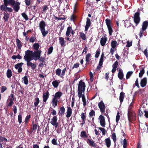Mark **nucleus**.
Masks as SVG:
<instances>
[{"instance_id":"nucleus-1","label":"nucleus","mask_w":148,"mask_h":148,"mask_svg":"<svg viewBox=\"0 0 148 148\" xmlns=\"http://www.w3.org/2000/svg\"><path fill=\"white\" fill-rule=\"evenodd\" d=\"M4 5L0 6V10L5 12H12L13 10L11 8L7 7L8 5H12V7L16 12H17L20 9L21 3L16 2L15 0H3Z\"/></svg>"},{"instance_id":"nucleus-2","label":"nucleus","mask_w":148,"mask_h":148,"mask_svg":"<svg viewBox=\"0 0 148 148\" xmlns=\"http://www.w3.org/2000/svg\"><path fill=\"white\" fill-rule=\"evenodd\" d=\"M85 87V83L82 82V80H80L79 82L78 88V92L77 95L79 99L81 98L80 95L82 94L83 92H84Z\"/></svg>"},{"instance_id":"nucleus-3","label":"nucleus","mask_w":148,"mask_h":148,"mask_svg":"<svg viewBox=\"0 0 148 148\" xmlns=\"http://www.w3.org/2000/svg\"><path fill=\"white\" fill-rule=\"evenodd\" d=\"M32 51L27 50L25 51V55L24 56V59L27 62L33 60Z\"/></svg>"},{"instance_id":"nucleus-4","label":"nucleus","mask_w":148,"mask_h":148,"mask_svg":"<svg viewBox=\"0 0 148 148\" xmlns=\"http://www.w3.org/2000/svg\"><path fill=\"white\" fill-rule=\"evenodd\" d=\"M127 117L129 121L132 122L136 120V115L134 111L129 109L128 110Z\"/></svg>"},{"instance_id":"nucleus-5","label":"nucleus","mask_w":148,"mask_h":148,"mask_svg":"<svg viewBox=\"0 0 148 148\" xmlns=\"http://www.w3.org/2000/svg\"><path fill=\"white\" fill-rule=\"evenodd\" d=\"M140 12H137L135 13L133 17L134 21L136 24V26H137L140 22Z\"/></svg>"},{"instance_id":"nucleus-6","label":"nucleus","mask_w":148,"mask_h":148,"mask_svg":"<svg viewBox=\"0 0 148 148\" xmlns=\"http://www.w3.org/2000/svg\"><path fill=\"white\" fill-rule=\"evenodd\" d=\"M105 22L108 30L109 34L110 36H111L112 35V33L113 32V30L111 25L112 22L109 18H106L105 20Z\"/></svg>"},{"instance_id":"nucleus-7","label":"nucleus","mask_w":148,"mask_h":148,"mask_svg":"<svg viewBox=\"0 0 148 148\" xmlns=\"http://www.w3.org/2000/svg\"><path fill=\"white\" fill-rule=\"evenodd\" d=\"M33 60L35 61L37 60L40 57L42 51L41 50L34 51L33 52L32 51Z\"/></svg>"},{"instance_id":"nucleus-8","label":"nucleus","mask_w":148,"mask_h":148,"mask_svg":"<svg viewBox=\"0 0 148 148\" xmlns=\"http://www.w3.org/2000/svg\"><path fill=\"white\" fill-rule=\"evenodd\" d=\"M98 105L101 112L102 113H104L105 112L106 106L103 101H101L99 103Z\"/></svg>"},{"instance_id":"nucleus-9","label":"nucleus","mask_w":148,"mask_h":148,"mask_svg":"<svg viewBox=\"0 0 148 148\" xmlns=\"http://www.w3.org/2000/svg\"><path fill=\"white\" fill-rule=\"evenodd\" d=\"M50 95L48 91H47L46 92L43 93L42 95L43 98V101L44 103V105L45 104H46V102L49 98Z\"/></svg>"},{"instance_id":"nucleus-10","label":"nucleus","mask_w":148,"mask_h":148,"mask_svg":"<svg viewBox=\"0 0 148 148\" xmlns=\"http://www.w3.org/2000/svg\"><path fill=\"white\" fill-rule=\"evenodd\" d=\"M98 119L100 121L101 125L103 127H104L105 126V121L104 116L102 115H100Z\"/></svg>"},{"instance_id":"nucleus-11","label":"nucleus","mask_w":148,"mask_h":148,"mask_svg":"<svg viewBox=\"0 0 148 148\" xmlns=\"http://www.w3.org/2000/svg\"><path fill=\"white\" fill-rule=\"evenodd\" d=\"M23 64V63L21 62L18 63L14 66V67L16 69H18V72L19 73H21L22 71V66Z\"/></svg>"},{"instance_id":"nucleus-12","label":"nucleus","mask_w":148,"mask_h":148,"mask_svg":"<svg viewBox=\"0 0 148 148\" xmlns=\"http://www.w3.org/2000/svg\"><path fill=\"white\" fill-rule=\"evenodd\" d=\"M147 78L144 77L141 79L140 81V85L141 87L143 88L145 86L147 83Z\"/></svg>"},{"instance_id":"nucleus-13","label":"nucleus","mask_w":148,"mask_h":148,"mask_svg":"<svg viewBox=\"0 0 148 148\" xmlns=\"http://www.w3.org/2000/svg\"><path fill=\"white\" fill-rule=\"evenodd\" d=\"M91 24V23L90 19L87 17L86 18V24L85 27V31H87L88 30Z\"/></svg>"},{"instance_id":"nucleus-14","label":"nucleus","mask_w":148,"mask_h":148,"mask_svg":"<svg viewBox=\"0 0 148 148\" xmlns=\"http://www.w3.org/2000/svg\"><path fill=\"white\" fill-rule=\"evenodd\" d=\"M31 61H27V65L28 67H30L33 70H34L36 67V64L32 63Z\"/></svg>"},{"instance_id":"nucleus-15","label":"nucleus","mask_w":148,"mask_h":148,"mask_svg":"<svg viewBox=\"0 0 148 148\" xmlns=\"http://www.w3.org/2000/svg\"><path fill=\"white\" fill-rule=\"evenodd\" d=\"M142 27L141 29H142L143 30L145 31L148 26V21H146L143 22L142 24Z\"/></svg>"},{"instance_id":"nucleus-16","label":"nucleus","mask_w":148,"mask_h":148,"mask_svg":"<svg viewBox=\"0 0 148 148\" xmlns=\"http://www.w3.org/2000/svg\"><path fill=\"white\" fill-rule=\"evenodd\" d=\"M118 78L121 80L123 79L124 77V74L122 69H119V73L118 75Z\"/></svg>"},{"instance_id":"nucleus-17","label":"nucleus","mask_w":148,"mask_h":148,"mask_svg":"<svg viewBox=\"0 0 148 148\" xmlns=\"http://www.w3.org/2000/svg\"><path fill=\"white\" fill-rule=\"evenodd\" d=\"M87 143L90 146L95 147L96 146L95 142L93 140H91L89 139H88L87 141Z\"/></svg>"},{"instance_id":"nucleus-18","label":"nucleus","mask_w":148,"mask_h":148,"mask_svg":"<svg viewBox=\"0 0 148 148\" xmlns=\"http://www.w3.org/2000/svg\"><path fill=\"white\" fill-rule=\"evenodd\" d=\"M105 144L108 148H110L111 145V141L110 138H106L105 140Z\"/></svg>"},{"instance_id":"nucleus-19","label":"nucleus","mask_w":148,"mask_h":148,"mask_svg":"<svg viewBox=\"0 0 148 148\" xmlns=\"http://www.w3.org/2000/svg\"><path fill=\"white\" fill-rule=\"evenodd\" d=\"M107 40V38L106 37H102L101 38L100 41L101 45L102 46H104L105 45Z\"/></svg>"},{"instance_id":"nucleus-20","label":"nucleus","mask_w":148,"mask_h":148,"mask_svg":"<svg viewBox=\"0 0 148 148\" xmlns=\"http://www.w3.org/2000/svg\"><path fill=\"white\" fill-rule=\"evenodd\" d=\"M39 26L40 29H45V27L46 26V24L44 21H42L39 23Z\"/></svg>"},{"instance_id":"nucleus-21","label":"nucleus","mask_w":148,"mask_h":148,"mask_svg":"<svg viewBox=\"0 0 148 148\" xmlns=\"http://www.w3.org/2000/svg\"><path fill=\"white\" fill-rule=\"evenodd\" d=\"M66 41L64 38L62 37H60L59 38V42L61 47L65 46V44Z\"/></svg>"},{"instance_id":"nucleus-22","label":"nucleus","mask_w":148,"mask_h":148,"mask_svg":"<svg viewBox=\"0 0 148 148\" xmlns=\"http://www.w3.org/2000/svg\"><path fill=\"white\" fill-rule=\"evenodd\" d=\"M124 21V26L126 27H129L131 26V23H130V20H123Z\"/></svg>"},{"instance_id":"nucleus-23","label":"nucleus","mask_w":148,"mask_h":148,"mask_svg":"<svg viewBox=\"0 0 148 148\" xmlns=\"http://www.w3.org/2000/svg\"><path fill=\"white\" fill-rule=\"evenodd\" d=\"M58 102V99L53 97L52 99L51 103L54 108L57 106Z\"/></svg>"},{"instance_id":"nucleus-24","label":"nucleus","mask_w":148,"mask_h":148,"mask_svg":"<svg viewBox=\"0 0 148 148\" xmlns=\"http://www.w3.org/2000/svg\"><path fill=\"white\" fill-rule=\"evenodd\" d=\"M67 110L66 116L67 118H69L71 116L72 112V110L70 106L67 107Z\"/></svg>"},{"instance_id":"nucleus-25","label":"nucleus","mask_w":148,"mask_h":148,"mask_svg":"<svg viewBox=\"0 0 148 148\" xmlns=\"http://www.w3.org/2000/svg\"><path fill=\"white\" fill-rule=\"evenodd\" d=\"M62 93L60 91H58L55 94L53 97L58 99H60L61 97L62 96Z\"/></svg>"},{"instance_id":"nucleus-26","label":"nucleus","mask_w":148,"mask_h":148,"mask_svg":"<svg viewBox=\"0 0 148 148\" xmlns=\"http://www.w3.org/2000/svg\"><path fill=\"white\" fill-rule=\"evenodd\" d=\"M65 108L64 106L61 107L60 108V110L58 112V114L61 116L64 115L65 112Z\"/></svg>"},{"instance_id":"nucleus-27","label":"nucleus","mask_w":148,"mask_h":148,"mask_svg":"<svg viewBox=\"0 0 148 148\" xmlns=\"http://www.w3.org/2000/svg\"><path fill=\"white\" fill-rule=\"evenodd\" d=\"M72 30V27L71 26H69L68 27L66 33V35L67 36H69Z\"/></svg>"},{"instance_id":"nucleus-28","label":"nucleus","mask_w":148,"mask_h":148,"mask_svg":"<svg viewBox=\"0 0 148 148\" xmlns=\"http://www.w3.org/2000/svg\"><path fill=\"white\" fill-rule=\"evenodd\" d=\"M125 96V93L124 92H122L120 93L119 96V100L121 103L123 101Z\"/></svg>"},{"instance_id":"nucleus-29","label":"nucleus","mask_w":148,"mask_h":148,"mask_svg":"<svg viewBox=\"0 0 148 148\" xmlns=\"http://www.w3.org/2000/svg\"><path fill=\"white\" fill-rule=\"evenodd\" d=\"M4 16L3 19H4L5 22L7 21L9 17V14L7 12H4Z\"/></svg>"},{"instance_id":"nucleus-30","label":"nucleus","mask_w":148,"mask_h":148,"mask_svg":"<svg viewBox=\"0 0 148 148\" xmlns=\"http://www.w3.org/2000/svg\"><path fill=\"white\" fill-rule=\"evenodd\" d=\"M57 116H54L53 118L51 119L50 122L51 123L52 125L53 124L57 122Z\"/></svg>"},{"instance_id":"nucleus-31","label":"nucleus","mask_w":148,"mask_h":148,"mask_svg":"<svg viewBox=\"0 0 148 148\" xmlns=\"http://www.w3.org/2000/svg\"><path fill=\"white\" fill-rule=\"evenodd\" d=\"M33 49L35 50L36 51L40 50H39V48L40 47V45L38 43H35L33 46Z\"/></svg>"},{"instance_id":"nucleus-32","label":"nucleus","mask_w":148,"mask_h":148,"mask_svg":"<svg viewBox=\"0 0 148 148\" xmlns=\"http://www.w3.org/2000/svg\"><path fill=\"white\" fill-rule=\"evenodd\" d=\"M16 42L18 49H20L22 46L21 41L18 39L17 38L16 39Z\"/></svg>"},{"instance_id":"nucleus-33","label":"nucleus","mask_w":148,"mask_h":148,"mask_svg":"<svg viewBox=\"0 0 148 148\" xmlns=\"http://www.w3.org/2000/svg\"><path fill=\"white\" fill-rule=\"evenodd\" d=\"M80 96L82 98V101L83 103V106L84 107L86 105V102L85 95L84 94H82V95H80Z\"/></svg>"},{"instance_id":"nucleus-34","label":"nucleus","mask_w":148,"mask_h":148,"mask_svg":"<svg viewBox=\"0 0 148 148\" xmlns=\"http://www.w3.org/2000/svg\"><path fill=\"white\" fill-rule=\"evenodd\" d=\"M57 80H55L52 82V84L54 88H56L58 86L60 82L59 81V82Z\"/></svg>"},{"instance_id":"nucleus-35","label":"nucleus","mask_w":148,"mask_h":148,"mask_svg":"<svg viewBox=\"0 0 148 148\" xmlns=\"http://www.w3.org/2000/svg\"><path fill=\"white\" fill-rule=\"evenodd\" d=\"M80 136L83 138H87L88 137V136L85 131H83L81 132Z\"/></svg>"},{"instance_id":"nucleus-36","label":"nucleus","mask_w":148,"mask_h":148,"mask_svg":"<svg viewBox=\"0 0 148 148\" xmlns=\"http://www.w3.org/2000/svg\"><path fill=\"white\" fill-rule=\"evenodd\" d=\"M6 75L7 77L8 78H10L12 75V72L11 69H8L7 70L6 72Z\"/></svg>"},{"instance_id":"nucleus-37","label":"nucleus","mask_w":148,"mask_h":148,"mask_svg":"<svg viewBox=\"0 0 148 148\" xmlns=\"http://www.w3.org/2000/svg\"><path fill=\"white\" fill-rule=\"evenodd\" d=\"M112 138L114 143V146H115L116 145V134L115 133H113L112 134Z\"/></svg>"},{"instance_id":"nucleus-38","label":"nucleus","mask_w":148,"mask_h":148,"mask_svg":"<svg viewBox=\"0 0 148 148\" xmlns=\"http://www.w3.org/2000/svg\"><path fill=\"white\" fill-rule=\"evenodd\" d=\"M40 30L42 34V36L43 37L46 36L48 33V31L47 30L45 31V29Z\"/></svg>"},{"instance_id":"nucleus-39","label":"nucleus","mask_w":148,"mask_h":148,"mask_svg":"<svg viewBox=\"0 0 148 148\" xmlns=\"http://www.w3.org/2000/svg\"><path fill=\"white\" fill-rule=\"evenodd\" d=\"M34 106L35 107H36L38 105V104L39 103L40 101L39 98L38 97L35 98L34 99Z\"/></svg>"},{"instance_id":"nucleus-40","label":"nucleus","mask_w":148,"mask_h":148,"mask_svg":"<svg viewBox=\"0 0 148 148\" xmlns=\"http://www.w3.org/2000/svg\"><path fill=\"white\" fill-rule=\"evenodd\" d=\"M145 72V67L142 68V69L140 70V72L139 74V77L140 78H141L143 76Z\"/></svg>"},{"instance_id":"nucleus-41","label":"nucleus","mask_w":148,"mask_h":148,"mask_svg":"<svg viewBox=\"0 0 148 148\" xmlns=\"http://www.w3.org/2000/svg\"><path fill=\"white\" fill-rule=\"evenodd\" d=\"M23 80L24 81V83L26 84L27 85L28 84V79L27 76L26 75L24 76V77L22 78Z\"/></svg>"},{"instance_id":"nucleus-42","label":"nucleus","mask_w":148,"mask_h":148,"mask_svg":"<svg viewBox=\"0 0 148 148\" xmlns=\"http://www.w3.org/2000/svg\"><path fill=\"white\" fill-rule=\"evenodd\" d=\"M79 36L84 40H85L86 39V34L83 32L79 33Z\"/></svg>"},{"instance_id":"nucleus-43","label":"nucleus","mask_w":148,"mask_h":148,"mask_svg":"<svg viewBox=\"0 0 148 148\" xmlns=\"http://www.w3.org/2000/svg\"><path fill=\"white\" fill-rule=\"evenodd\" d=\"M117 45V42L116 40H112L111 42L112 48L114 49Z\"/></svg>"},{"instance_id":"nucleus-44","label":"nucleus","mask_w":148,"mask_h":148,"mask_svg":"<svg viewBox=\"0 0 148 148\" xmlns=\"http://www.w3.org/2000/svg\"><path fill=\"white\" fill-rule=\"evenodd\" d=\"M133 73L132 71H128L127 72L126 75V79H129Z\"/></svg>"},{"instance_id":"nucleus-45","label":"nucleus","mask_w":148,"mask_h":148,"mask_svg":"<svg viewBox=\"0 0 148 148\" xmlns=\"http://www.w3.org/2000/svg\"><path fill=\"white\" fill-rule=\"evenodd\" d=\"M14 100H12V99H9V103L8 104L7 106L8 107H11L14 104L13 101Z\"/></svg>"},{"instance_id":"nucleus-46","label":"nucleus","mask_w":148,"mask_h":148,"mask_svg":"<svg viewBox=\"0 0 148 148\" xmlns=\"http://www.w3.org/2000/svg\"><path fill=\"white\" fill-rule=\"evenodd\" d=\"M61 72V70L58 68L56 70V74L57 75L60 77Z\"/></svg>"},{"instance_id":"nucleus-47","label":"nucleus","mask_w":148,"mask_h":148,"mask_svg":"<svg viewBox=\"0 0 148 148\" xmlns=\"http://www.w3.org/2000/svg\"><path fill=\"white\" fill-rule=\"evenodd\" d=\"M21 14L22 16L26 21H27L29 20V18L28 17L27 15L25 12L22 13Z\"/></svg>"},{"instance_id":"nucleus-48","label":"nucleus","mask_w":148,"mask_h":148,"mask_svg":"<svg viewBox=\"0 0 148 148\" xmlns=\"http://www.w3.org/2000/svg\"><path fill=\"white\" fill-rule=\"evenodd\" d=\"M95 112L93 110H91L90 112L89 113V117L90 118H91L93 116H95Z\"/></svg>"},{"instance_id":"nucleus-49","label":"nucleus","mask_w":148,"mask_h":148,"mask_svg":"<svg viewBox=\"0 0 148 148\" xmlns=\"http://www.w3.org/2000/svg\"><path fill=\"white\" fill-rule=\"evenodd\" d=\"M97 128L100 130L102 132V134L104 135L106 134V131L105 129L101 127H97Z\"/></svg>"},{"instance_id":"nucleus-50","label":"nucleus","mask_w":148,"mask_h":148,"mask_svg":"<svg viewBox=\"0 0 148 148\" xmlns=\"http://www.w3.org/2000/svg\"><path fill=\"white\" fill-rule=\"evenodd\" d=\"M120 116L119 115V112H118L117 113L116 118V121L117 124L118 123L120 119Z\"/></svg>"},{"instance_id":"nucleus-51","label":"nucleus","mask_w":148,"mask_h":148,"mask_svg":"<svg viewBox=\"0 0 148 148\" xmlns=\"http://www.w3.org/2000/svg\"><path fill=\"white\" fill-rule=\"evenodd\" d=\"M53 47L52 46H51L48 49L47 54L48 55L51 54L53 51Z\"/></svg>"},{"instance_id":"nucleus-52","label":"nucleus","mask_w":148,"mask_h":148,"mask_svg":"<svg viewBox=\"0 0 148 148\" xmlns=\"http://www.w3.org/2000/svg\"><path fill=\"white\" fill-rule=\"evenodd\" d=\"M18 121L19 124H20L22 122V115L19 114L18 116Z\"/></svg>"},{"instance_id":"nucleus-53","label":"nucleus","mask_w":148,"mask_h":148,"mask_svg":"<svg viewBox=\"0 0 148 148\" xmlns=\"http://www.w3.org/2000/svg\"><path fill=\"white\" fill-rule=\"evenodd\" d=\"M89 75L90 76V80L91 82H92L93 80V73L91 71H90L89 72Z\"/></svg>"},{"instance_id":"nucleus-54","label":"nucleus","mask_w":148,"mask_h":148,"mask_svg":"<svg viewBox=\"0 0 148 148\" xmlns=\"http://www.w3.org/2000/svg\"><path fill=\"white\" fill-rule=\"evenodd\" d=\"M34 121H33V123H32V125L33 127H32V132L34 130H36L37 129V125L36 124H34Z\"/></svg>"},{"instance_id":"nucleus-55","label":"nucleus","mask_w":148,"mask_h":148,"mask_svg":"<svg viewBox=\"0 0 148 148\" xmlns=\"http://www.w3.org/2000/svg\"><path fill=\"white\" fill-rule=\"evenodd\" d=\"M31 118V115L29 114V115H27L25 117V124H26L28 123V120Z\"/></svg>"},{"instance_id":"nucleus-56","label":"nucleus","mask_w":148,"mask_h":148,"mask_svg":"<svg viewBox=\"0 0 148 148\" xmlns=\"http://www.w3.org/2000/svg\"><path fill=\"white\" fill-rule=\"evenodd\" d=\"M7 88L5 86H2L1 87V93L7 90Z\"/></svg>"},{"instance_id":"nucleus-57","label":"nucleus","mask_w":148,"mask_h":148,"mask_svg":"<svg viewBox=\"0 0 148 148\" xmlns=\"http://www.w3.org/2000/svg\"><path fill=\"white\" fill-rule=\"evenodd\" d=\"M66 70V68H65L62 71V73L60 75V77L62 78L64 75L65 74V72Z\"/></svg>"},{"instance_id":"nucleus-58","label":"nucleus","mask_w":148,"mask_h":148,"mask_svg":"<svg viewBox=\"0 0 148 148\" xmlns=\"http://www.w3.org/2000/svg\"><path fill=\"white\" fill-rule=\"evenodd\" d=\"M26 5L27 6H29L31 3V0H24Z\"/></svg>"},{"instance_id":"nucleus-59","label":"nucleus","mask_w":148,"mask_h":148,"mask_svg":"<svg viewBox=\"0 0 148 148\" xmlns=\"http://www.w3.org/2000/svg\"><path fill=\"white\" fill-rule=\"evenodd\" d=\"M38 60L39 61L42 62V63H45V58L40 57L39 58Z\"/></svg>"},{"instance_id":"nucleus-60","label":"nucleus","mask_w":148,"mask_h":148,"mask_svg":"<svg viewBox=\"0 0 148 148\" xmlns=\"http://www.w3.org/2000/svg\"><path fill=\"white\" fill-rule=\"evenodd\" d=\"M76 18V16L74 14H73L71 16L70 20L74 21Z\"/></svg>"},{"instance_id":"nucleus-61","label":"nucleus","mask_w":148,"mask_h":148,"mask_svg":"<svg viewBox=\"0 0 148 148\" xmlns=\"http://www.w3.org/2000/svg\"><path fill=\"white\" fill-rule=\"evenodd\" d=\"M51 111V112L50 115L52 114L54 116H56V115L57 114V112L55 110L52 109Z\"/></svg>"},{"instance_id":"nucleus-62","label":"nucleus","mask_w":148,"mask_h":148,"mask_svg":"<svg viewBox=\"0 0 148 148\" xmlns=\"http://www.w3.org/2000/svg\"><path fill=\"white\" fill-rule=\"evenodd\" d=\"M143 112L145 113L144 116L145 117L148 119V111L147 110L144 109Z\"/></svg>"},{"instance_id":"nucleus-63","label":"nucleus","mask_w":148,"mask_h":148,"mask_svg":"<svg viewBox=\"0 0 148 148\" xmlns=\"http://www.w3.org/2000/svg\"><path fill=\"white\" fill-rule=\"evenodd\" d=\"M36 39V38L35 37L32 36L29 39V41L30 42H34L35 41Z\"/></svg>"},{"instance_id":"nucleus-64","label":"nucleus","mask_w":148,"mask_h":148,"mask_svg":"<svg viewBox=\"0 0 148 148\" xmlns=\"http://www.w3.org/2000/svg\"><path fill=\"white\" fill-rule=\"evenodd\" d=\"M79 63H76L74 64L73 67H72V69H73L74 68H77L79 66Z\"/></svg>"}]
</instances>
